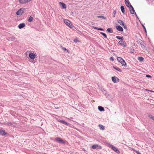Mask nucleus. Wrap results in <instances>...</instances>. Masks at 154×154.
I'll return each instance as SVG.
<instances>
[{
	"mask_svg": "<svg viewBox=\"0 0 154 154\" xmlns=\"http://www.w3.org/2000/svg\"><path fill=\"white\" fill-rule=\"evenodd\" d=\"M108 145L109 147L111 148L114 151L117 153L119 154L120 153L118 149L112 144L110 143H108Z\"/></svg>",
	"mask_w": 154,
	"mask_h": 154,
	"instance_id": "obj_1",
	"label": "nucleus"
},
{
	"mask_svg": "<svg viewBox=\"0 0 154 154\" xmlns=\"http://www.w3.org/2000/svg\"><path fill=\"white\" fill-rule=\"evenodd\" d=\"M64 23L69 27L72 28L74 26L72 25L71 22L68 20L65 19L64 20Z\"/></svg>",
	"mask_w": 154,
	"mask_h": 154,
	"instance_id": "obj_2",
	"label": "nucleus"
},
{
	"mask_svg": "<svg viewBox=\"0 0 154 154\" xmlns=\"http://www.w3.org/2000/svg\"><path fill=\"white\" fill-rule=\"evenodd\" d=\"M25 11V9L24 8H20L16 13V14L18 15H21L24 13Z\"/></svg>",
	"mask_w": 154,
	"mask_h": 154,
	"instance_id": "obj_3",
	"label": "nucleus"
},
{
	"mask_svg": "<svg viewBox=\"0 0 154 154\" xmlns=\"http://www.w3.org/2000/svg\"><path fill=\"white\" fill-rule=\"evenodd\" d=\"M129 8L130 12L131 14H134L135 13V11L134 9L133 6L131 5H130Z\"/></svg>",
	"mask_w": 154,
	"mask_h": 154,
	"instance_id": "obj_4",
	"label": "nucleus"
},
{
	"mask_svg": "<svg viewBox=\"0 0 154 154\" xmlns=\"http://www.w3.org/2000/svg\"><path fill=\"white\" fill-rule=\"evenodd\" d=\"M112 79L114 83L118 82L119 81V79L115 76H113L112 78Z\"/></svg>",
	"mask_w": 154,
	"mask_h": 154,
	"instance_id": "obj_5",
	"label": "nucleus"
},
{
	"mask_svg": "<svg viewBox=\"0 0 154 154\" xmlns=\"http://www.w3.org/2000/svg\"><path fill=\"white\" fill-rule=\"evenodd\" d=\"M91 147L93 149H100L101 148V147L100 146L97 144L94 145L92 146Z\"/></svg>",
	"mask_w": 154,
	"mask_h": 154,
	"instance_id": "obj_6",
	"label": "nucleus"
},
{
	"mask_svg": "<svg viewBox=\"0 0 154 154\" xmlns=\"http://www.w3.org/2000/svg\"><path fill=\"white\" fill-rule=\"evenodd\" d=\"M55 140L60 143H61L63 144L65 143V142L64 141V140L60 137H57L55 138Z\"/></svg>",
	"mask_w": 154,
	"mask_h": 154,
	"instance_id": "obj_7",
	"label": "nucleus"
},
{
	"mask_svg": "<svg viewBox=\"0 0 154 154\" xmlns=\"http://www.w3.org/2000/svg\"><path fill=\"white\" fill-rule=\"evenodd\" d=\"M29 57L31 59H34L35 57V55L33 53H30L29 54Z\"/></svg>",
	"mask_w": 154,
	"mask_h": 154,
	"instance_id": "obj_8",
	"label": "nucleus"
},
{
	"mask_svg": "<svg viewBox=\"0 0 154 154\" xmlns=\"http://www.w3.org/2000/svg\"><path fill=\"white\" fill-rule=\"evenodd\" d=\"M31 0H19L20 3L21 4L26 3Z\"/></svg>",
	"mask_w": 154,
	"mask_h": 154,
	"instance_id": "obj_9",
	"label": "nucleus"
},
{
	"mask_svg": "<svg viewBox=\"0 0 154 154\" xmlns=\"http://www.w3.org/2000/svg\"><path fill=\"white\" fill-rule=\"evenodd\" d=\"M58 121L62 123H63V124H64V125H69V123H67V122H65V121L63 120H58Z\"/></svg>",
	"mask_w": 154,
	"mask_h": 154,
	"instance_id": "obj_10",
	"label": "nucleus"
},
{
	"mask_svg": "<svg viewBox=\"0 0 154 154\" xmlns=\"http://www.w3.org/2000/svg\"><path fill=\"white\" fill-rule=\"evenodd\" d=\"M25 26V24L24 23H21L18 26V27L20 29H21L24 27Z\"/></svg>",
	"mask_w": 154,
	"mask_h": 154,
	"instance_id": "obj_11",
	"label": "nucleus"
},
{
	"mask_svg": "<svg viewBox=\"0 0 154 154\" xmlns=\"http://www.w3.org/2000/svg\"><path fill=\"white\" fill-rule=\"evenodd\" d=\"M116 29L118 31H123V29L122 28L120 25L116 26Z\"/></svg>",
	"mask_w": 154,
	"mask_h": 154,
	"instance_id": "obj_12",
	"label": "nucleus"
},
{
	"mask_svg": "<svg viewBox=\"0 0 154 154\" xmlns=\"http://www.w3.org/2000/svg\"><path fill=\"white\" fill-rule=\"evenodd\" d=\"M7 134V133L5 132L4 130L0 129V134L4 135Z\"/></svg>",
	"mask_w": 154,
	"mask_h": 154,
	"instance_id": "obj_13",
	"label": "nucleus"
},
{
	"mask_svg": "<svg viewBox=\"0 0 154 154\" xmlns=\"http://www.w3.org/2000/svg\"><path fill=\"white\" fill-rule=\"evenodd\" d=\"M59 4L63 8H66V5L64 3L61 2H59Z\"/></svg>",
	"mask_w": 154,
	"mask_h": 154,
	"instance_id": "obj_14",
	"label": "nucleus"
},
{
	"mask_svg": "<svg viewBox=\"0 0 154 154\" xmlns=\"http://www.w3.org/2000/svg\"><path fill=\"white\" fill-rule=\"evenodd\" d=\"M125 3L126 5V6L128 7L129 8L131 4H130V3L129 2V1H128L126 0H125Z\"/></svg>",
	"mask_w": 154,
	"mask_h": 154,
	"instance_id": "obj_15",
	"label": "nucleus"
},
{
	"mask_svg": "<svg viewBox=\"0 0 154 154\" xmlns=\"http://www.w3.org/2000/svg\"><path fill=\"white\" fill-rule=\"evenodd\" d=\"M98 108V110L100 111H104V108L102 106H99Z\"/></svg>",
	"mask_w": 154,
	"mask_h": 154,
	"instance_id": "obj_16",
	"label": "nucleus"
},
{
	"mask_svg": "<svg viewBox=\"0 0 154 154\" xmlns=\"http://www.w3.org/2000/svg\"><path fill=\"white\" fill-rule=\"evenodd\" d=\"M117 22L121 25H123L124 24L123 21L120 20H117Z\"/></svg>",
	"mask_w": 154,
	"mask_h": 154,
	"instance_id": "obj_17",
	"label": "nucleus"
},
{
	"mask_svg": "<svg viewBox=\"0 0 154 154\" xmlns=\"http://www.w3.org/2000/svg\"><path fill=\"white\" fill-rule=\"evenodd\" d=\"M121 11L122 12L124 13L125 12V8L123 6H121Z\"/></svg>",
	"mask_w": 154,
	"mask_h": 154,
	"instance_id": "obj_18",
	"label": "nucleus"
},
{
	"mask_svg": "<svg viewBox=\"0 0 154 154\" xmlns=\"http://www.w3.org/2000/svg\"><path fill=\"white\" fill-rule=\"evenodd\" d=\"M107 31L108 32L111 33L113 32V31L111 28H108L107 29Z\"/></svg>",
	"mask_w": 154,
	"mask_h": 154,
	"instance_id": "obj_19",
	"label": "nucleus"
},
{
	"mask_svg": "<svg viewBox=\"0 0 154 154\" xmlns=\"http://www.w3.org/2000/svg\"><path fill=\"white\" fill-rule=\"evenodd\" d=\"M121 63L122 64L123 66H126V63L124 60H122V62H121Z\"/></svg>",
	"mask_w": 154,
	"mask_h": 154,
	"instance_id": "obj_20",
	"label": "nucleus"
},
{
	"mask_svg": "<svg viewBox=\"0 0 154 154\" xmlns=\"http://www.w3.org/2000/svg\"><path fill=\"white\" fill-rule=\"evenodd\" d=\"M116 38L118 39H119V40H122L124 39L123 37L122 36L121 37L120 36H116Z\"/></svg>",
	"mask_w": 154,
	"mask_h": 154,
	"instance_id": "obj_21",
	"label": "nucleus"
},
{
	"mask_svg": "<svg viewBox=\"0 0 154 154\" xmlns=\"http://www.w3.org/2000/svg\"><path fill=\"white\" fill-rule=\"evenodd\" d=\"M93 27L94 29H95L97 30H100L102 31H104V29H103L101 28H99L95 27Z\"/></svg>",
	"mask_w": 154,
	"mask_h": 154,
	"instance_id": "obj_22",
	"label": "nucleus"
},
{
	"mask_svg": "<svg viewBox=\"0 0 154 154\" xmlns=\"http://www.w3.org/2000/svg\"><path fill=\"white\" fill-rule=\"evenodd\" d=\"M138 59L139 61L141 62L143 61L144 58L142 57H138Z\"/></svg>",
	"mask_w": 154,
	"mask_h": 154,
	"instance_id": "obj_23",
	"label": "nucleus"
},
{
	"mask_svg": "<svg viewBox=\"0 0 154 154\" xmlns=\"http://www.w3.org/2000/svg\"><path fill=\"white\" fill-rule=\"evenodd\" d=\"M100 33L104 36V38H107V35L105 33L103 32H100Z\"/></svg>",
	"mask_w": 154,
	"mask_h": 154,
	"instance_id": "obj_24",
	"label": "nucleus"
},
{
	"mask_svg": "<svg viewBox=\"0 0 154 154\" xmlns=\"http://www.w3.org/2000/svg\"><path fill=\"white\" fill-rule=\"evenodd\" d=\"M99 126L100 127V129L102 130H104V126L103 125H99Z\"/></svg>",
	"mask_w": 154,
	"mask_h": 154,
	"instance_id": "obj_25",
	"label": "nucleus"
},
{
	"mask_svg": "<svg viewBox=\"0 0 154 154\" xmlns=\"http://www.w3.org/2000/svg\"><path fill=\"white\" fill-rule=\"evenodd\" d=\"M117 60L120 63L122 62V60H123L122 58L120 57H118L117 58Z\"/></svg>",
	"mask_w": 154,
	"mask_h": 154,
	"instance_id": "obj_26",
	"label": "nucleus"
},
{
	"mask_svg": "<svg viewBox=\"0 0 154 154\" xmlns=\"http://www.w3.org/2000/svg\"><path fill=\"white\" fill-rule=\"evenodd\" d=\"M113 68L114 69H115L117 70V71H119V72H120L121 71V69L119 68L118 67H115L113 66Z\"/></svg>",
	"mask_w": 154,
	"mask_h": 154,
	"instance_id": "obj_27",
	"label": "nucleus"
},
{
	"mask_svg": "<svg viewBox=\"0 0 154 154\" xmlns=\"http://www.w3.org/2000/svg\"><path fill=\"white\" fill-rule=\"evenodd\" d=\"M97 17L98 18H101L104 19H106V17L103 16H97Z\"/></svg>",
	"mask_w": 154,
	"mask_h": 154,
	"instance_id": "obj_28",
	"label": "nucleus"
},
{
	"mask_svg": "<svg viewBox=\"0 0 154 154\" xmlns=\"http://www.w3.org/2000/svg\"><path fill=\"white\" fill-rule=\"evenodd\" d=\"M122 40L120 41H119L118 43L119 45H123V44H125V41H124Z\"/></svg>",
	"mask_w": 154,
	"mask_h": 154,
	"instance_id": "obj_29",
	"label": "nucleus"
},
{
	"mask_svg": "<svg viewBox=\"0 0 154 154\" xmlns=\"http://www.w3.org/2000/svg\"><path fill=\"white\" fill-rule=\"evenodd\" d=\"M148 116L150 119L154 121V116L152 115H149Z\"/></svg>",
	"mask_w": 154,
	"mask_h": 154,
	"instance_id": "obj_30",
	"label": "nucleus"
},
{
	"mask_svg": "<svg viewBox=\"0 0 154 154\" xmlns=\"http://www.w3.org/2000/svg\"><path fill=\"white\" fill-rule=\"evenodd\" d=\"M33 18L31 16H30L28 19V21L29 22H31Z\"/></svg>",
	"mask_w": 154,
	"mask_h": 154,
	"instance_id": "obj_31",
	"label": "nucleus"
},
{
	"mask_svg": "<svg viewBox=\"0 0 154 154\" xmlns=\"http://www.w3.org/2000/svg\"><path fill=\"white\" fill-rule=\"evenodd\" d=\"M6 125L9 126H11L13 124L12 123L10 122H8L6 123Z\"/></svg>",
	"mask_w": 154,
	"mask_h": 154,
	"instance_id": "obj_32",
	"label": "nucleus"
},
{
	"mask_svg": "<svg viewBox=\"0 0 154 154\" xmlns=\"http://www.w3.org/2000/svg\"><path fill=\"white\" fill-rule=\"evenodd\" d=\"M74 41L75 43H77L79 42V41L77 39H74Z\"/></svg>",
	"mask_w": 154,
	"mask_h": 154,
	"instance_id": "obj_33",
	"label": "nucleus"
},
{
	"mask_svg": "<svg viewBox=\"0 0 154 154\" xmlns=\"http://www.w3.org/2000/svg\"><path fill=\"white\" fill-rule=\"evenodd\" d=\"M142 26L143 28V29H144V30L145 32L146 33V30L145 27L143 25H142Z\"/></svg>",
	"mask_w": 154,
	"mask_h": 154,
	"instance_id": "obj_34",
	"label": "nucleus"
},
{
	"mask_svg": "<svg viewBox=\"0 0 154 154\" xmlns=\"http://www.w3.org/2000/svg\"><path fill=\"white\" fill-rule=\"evenodd\" d=\"M133 150L135 151L137 154H141L140 153L139 151H136L135 149H133Z\"/></svg>",
	"mask_w": 154,
	"mask_h": 154,
	"instance_id": "obj_35",
	"label": "nucleus"
},
{
	"mask_svg": "<svg viewBox=\"0 0 154 154\" xmlns=\"http://www.w3.org/2000/svg\"><path fill=\"white\" fill-rule=\"evenodd\" d=\"M122 26L124 29H126L127 28V27L124 24H123V25H122Z\"/></svg>",
	"mask_w": 154,
	"mask_h": 154,
	"instance_id": "obj_36",
	"label": "nucleus"
},
{
	"mask_svg": "<svg viewBox=\"0 0 154 154\" xmlns=\"http://www.w3.org/2000/svg\"><path fill=\"white\" fill-rule=\"evenodd\" d=\"M62 49L63 50H64L65 51H67V52H68V50L67 49H66L65 48H64V47H63L62 48Z\"/></svg>",
	"mask_w": 154,
	"mask_h": 154,
	"instance_id": "obj_37",
	"label": "nucleus"
},
{
	"mask_svg": "<svg viewBox=\"0 0 154 154\" xmlns=\"http://www.w3.org/2000/svg\"><path fill=\"white\" fill-rule=\"evenodd\" d=\"M146 77H147L150 78H152V76L150 75H146Z\"/></svg>",
	"mask_w": 154,
	"mask_h": 154,
	"instance_id": "obj_38",
	"label": "nucleus"
},
{
	"mask_svg": "<svg viewBox=\"0 0 154 154\" xmlns=\"http://www.w3.org/2000/svg\"><path fill=\"white\" fill-rule=\"evenodd\" d=\"M122 45V46L124 47H125L126 46V43L125 42V44H123V45Z\"/></svg>",
	"mask_w": 154,
	"mask_h": 154,
	"instance_id": "obj_39",
	"label": "nucleus"
},
{
	"mask_svg": "<svg viewBox=\"0 0 154 154\" xmlns=\"http://www.w3.org/2000/svg\"><path fill=\"white\" fill-rule=\"evenodd\" d=\"M110 60H111L112 61H113L114 60V59H113V57H110Z\"/></svg>",
	"mask_w": 154,
	"mask_h": 154,
	"instance_id": "obj_40",
	"label": "nucleus"
},
{
	"mask_svg": "<svg viewBox=\"0 0 154 154\" xmlns=\"http://www.w3.org/2000/svg\"><path fill=\"white\" fill-rule=\"evenodd\" d=\"M141 47L143 48H145V46L144 45H142V44H141Z\"/></svg>",
	"mask_w": 154,
	"mask_h": 154,
	"instance_id": "obj_41",
	"label": "nucleus"
},
{
	"mask_svg": "<svg viewBox=\"0 0 154 154\" xmlns=\"http://www.w3.org/2000/svg\"><path fill=\"white\" fill-rule=\"evenodd\" d=\"M116 13V11L114 10L113 11V14H114V15H115Z\"/></svg>",
	"mask_w": 154,
	"mask_h": 154,
	"instance_id": "obj_42",
	"label": "nucleus"
},
{
	"mask_svg": "<svg viewBox=\"0 0 154 154\" xmlns=\"http://www.w3.org/2000/svg\"><path fill=\"white\" fill-rule=\"evenodd\" d=\"M135 15L137 17V18H138V17H137V14H136V13H135Z\"/></svg>",
	"mask_w": 154,
	"mask_h": 154,
	"instance_id": "obj_43",
	"label": "nucleus"
},
{
	"mask_svg": "<svg viewBox=\"0 0 154 154\" xmlns=\"http://www.w3.org/2000/svg\"><path fill=\"white\" fill-rule=\"evenodd\" d=\"M115 17V15L114 14V15L113 16V17Z\"/></svg>",
	"mask_w": 154,
	"mask_h": 154,
	"instance_id": "obj_44",
	"label": "nucleus"
},
{
	"mask_svg": "<svg viewBox=\"0 0 154 154\" xmlns=\"http://www.w3.org/2000/svg\"><path fill=\"white\" fill-rule=\"evenodd\" d=\"M151 91L152 92H154V91Z\"/></svg>",
	"mask_w": 154,
	"mask_h": 154,
	"instance_id": "obj_45",
	"label": "nucleus"
},
{
	"mask_svg": "<svg viewBox=\"0 0 154 154\" xmlns=\"http://www.w3.org/2000/svg\"><path fill=\"white\" fill-rule=\"evenodd\" d=\"M147 90V91H149V90Z\"/></svg>",
	"mask_w": 154,
	"mask_h": 154,
	"instance_id": "obj_46",
	"label": "nucleus"
}]
</instances>
